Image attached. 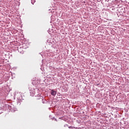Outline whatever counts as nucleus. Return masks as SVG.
<instances>
[{
	"mask_svg": "<svg viewBox=\"0 0 129 129\" xmlns=\"http://www.w3.org/2000/svg\"><path fill=\"white\" fill-rule=\"evenodd\" d=\"M98 85H100V84H98L97 86H98Z\"/></svg>",
	"mask_w": 129,
	"mask_h": 129,
	"instance_id": "f03ea898",
	"label": "nucleus"
},
{
	"mask_svg": "<svg viewBox=\"0 0 129 129\" xmlns=\"http://www.w3.org/2000/svg\"><path fill=\"white\" fill-rule=\"evenodd\" d=\"M51 94V95H53V96H55V95H56V94H57V92L54 91V90H52Z\"/></svg>",
	"mask_w": 129,
	"mask_h": 129,
	"instance_id": "f257e3e1",
	"label": "nucleus"
}]
</instances>
